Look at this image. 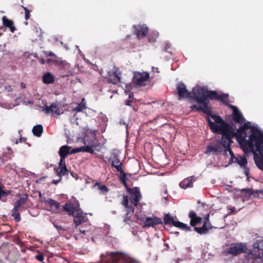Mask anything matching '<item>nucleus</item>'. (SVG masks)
Segmentation results:
<instances>
[{
	"instance_id": "nucleus-1",
	"label": "nucleus",
	"mask_w": 263,
	"mask_h": 263,
	"mask_svg": "<svg viewBox=\"0 0 263 263\" xmlns=\"http://www.w3.org/2000/svg\"><path fill=\"white\" fill-rule=\"evenodd\" d=\"M198 103L202 105V106L194 105L191 106L192 109H195L198 112H202L208 115V117L206 120L210 129L213 133L219 132L221 128L228 126L229 124L226 123L220 116L212 114V108L208 99H205L202 102H199Z\"/></svg>"
},
{
	"instance_id": "nucleus-2",
	"label": "nucleus",
	"mask_w": 263,
	"mask_h": 263,
	"mask_svg": "<svg viewBox=\"0 0 263 263\" xmlns=\"http://www.w3.org/2000/svg\"><path fill=\"white\" fill-rule=\"evenodd\" d=\"M247 149L245 153H252L256 166L263 172V135L255 132L251 136V141L246 143Z\"/></svg>"
},
{
	"instance_id": "nucleus-3",
	"label": "nucleus",
	"mask_w": 263,
	"mask_h": 263,
	"mask_svg": "<svg viewBox=\"0 0 263 263\" xmlns=\"http://www.w3.org/2000/svg\"><path fill=\"white\" fill-rule=\"evenodd\" d=\"M250 123L243 122L239 128L237 130V132L233 130V127L229 124L231 127L230 130L235 134V137L237 138V141L240 145L242 147L243 151L247 149V145L246 143H249L251 141V136L255 132H258L259 135H263V133L259 131L257 128L251 127L250 125Z\"/></svg>"
},
{
	"instance_id": "nucleus-4",
	"label": "nucleus",
	"mask_w": 263,
	"mask_h": 263,
	"mask_svg": "<svg viewBox=\"0 0 263 263\" xmlns=\"http://www.w3.org/2000/svg\"><path fill=\"white\" fill-rule=\"evenodd\" d=\"M63 210L70 216L74 217L73 222L77 227L86 220V217L83 214L78 201L66 203L63 206Z\"/></svg>"
},
{
	"instance_id": "nucleus-5",
	"label": "nucleus",
	"mask_w": 263,
	"mask_h": 263,
	"mask_svg": "<svg viewBox=\"0 0 263 263\" xmlns=\"http://www.w3.org/2000/svg\"><path fill=\"white\" fill-rule=\"evenodd\" d=\"M98 146V141L95 140L91 143L88 142L87 145L72 149L70 151L71 146L67 145L62 146L59 149V154L60 157L66 158L68 155L76 154L80 152H87L90 154H94L95 151L93 148H96Z\"/></svg>"
},
{
	"instance_id": "nucleus-6",
	"label": "nucleus",
	"mask_w": 263,
	"mask_h": 263,
	"mask_svg": "<svg viewBox=\"0 0 263 263\" xmlns=\"http://www.w3.org/2000/svg\"><path fill=\"white\" fill-rule=\"evenodd\" d=\"M231 127L229 124L228 126H225L221 128L219 132H215V134H219L222 135L223 140V152L227 154L228 152L229 154L231 156H233V152L231 149L230 145L233 142L232 139L235 137L234 133H232L230 130Z\"/></svg>"
},
{
	"instance_id": "nucleus-7",
	"label": "nucleus",
	"mask_w": 263,
	"mask_h": 263,
	"mask_svg": "<svg viewBox=\"0 0 263 263\" xmlns=\"http://www.w3.org/2000/svg\"><path fill=\"white\" fill-rule=\"evenodd\" d=\"M102 261L106 263H140L131 258H124L117 252L106 253V255H101Z\"/></svg>"
},
{
	"instance_id": "nucleus-8",
	"label": "nucleus",
	"mask_w": 263,
	"mask_h": 263,
	"mask_svg": "<svg viewBox=\"0 0 263 263\" xmlns=\"http://www.w3.org/2000/svg\"><path fill=\"white\" fill-rule=\"evenodd\" d=\"M120 182L123 184L126 188L127 192L130 194L129 199L131 202L133 204L134 206H137L138 203L141 198V195L139 188L138 187H135L130 189L126 182V179Z\"/></svg>"
},
{
	"instance_id": "nucleus-9",
	"label": "nucleus",
	"mask_w": 263,
	"mask_h": 263,
	"mask_svg": "<svg viewBox=\"0 0 263 263\" xmlns=\"http://www.w3.org/2000/svg\"><path fill=\"white\" fill-rule=\"evenodd\" d=\"M163 220L165 224H172L173 226L180 228L185 231H192L191 227L180 221H175L174 217L171 216L170 214H166L164 216Z\"/></svg>"
},
{
	"instance_id": "nucleus-10",
	"label": "nucleus",
	"mask_w": 263,
	"mask_h": 263,
	"mask_svg": "<svg viewBox=\"0 0 263 263\" xmlns=\"http://www.w3.org/2000/svg\"><path fill=\"white\" fill-rule=\"evenodd\" d=\"M222 135L221 139L216 140L215 144L210 143L206 146L205 154L210 155L211 154L218 155L223 152Z\"/></svg>"
},
{
	"instance_id": "nucleus-11",
	"label": "nucleus",
	"mask_w": 263,
	"mask_h": 263,
	"mask_svg": "<svg viewBox=\"0 0 263 263\" xmlns=\"http://www.w3.org/2000/svg\"><path fill=\"white\" fill-rule=\"evenodd\" d=\"M206 87H201L197 86L193 87L191 91V97L190 98L195 100L197 103L202 102L206 99Z\"/></svg>"
},
{
	"instance_id": "nucleus-12",
	"label": "nucleus",
	"mask_w": 263,
	"mask_h": 263,
	"mask_svg": "<svg viewBox=\"0 0 263 263\" xmlns=\"http://www.w3.org/2000/svg\"><path fill=\"white\" fill-rule=\"evenodd\" d=\"M247 250L246 246L242 243H234L232 245L227 249V253L233 256H237L242 253L246 252Z\"/></svg>"
},
{
	"instance_id": "nucleus-13",
	"label": "nucleus",
	"mask_w": 263,
	"mask_h": 263,
	"mask_svg": "<svg viewBox=\"0 0 263 263\" xmlns=\"http://www.w3.org/2000/svg\"><path fill=\"white\" fill-rule=\"evenodd\" d=\"M133 33L136 35L139 40L144 38L148 33V28L145 25H136L133 27Z\"/></svg>"
},
{
	"instance_id": "nucleus-14",
	"label": "nucleus",
	"mask_w": 263,
	"mask_h": 263,
	"mask_svg": "<svg viewBox=\"0 0 263 263\" xmlns=\"http://www.w3.org/2000/svg\"><path fill=\"white\" fill-rule=\"evenodd\" d=\"M149 74L147 72H135L133 78V82L136 86L144 85V83L148 79Z\"/></svg>"
},
{
	"instance_id": "nucleus-15",
	"label": "nucleus",
	"mask_w": 263,
	"mask_h": 263,
	"mask_svg": "<svg viewBox=\"0 0 263 263\" xmlns=\"http://www.w3.org/2000/svg\"><path fill=\"white\" fill-rule=\"evenodd\" d=\"M141 220L143 222L142 224L143 228L155 227L156 225L162 223L161 219L155 216L146 217L145 218H142Z\"/></svg>"
},
{
	"instance_id": "nucleus-16",
	"label": "nucleus",
	"mask_w": 263,
	"mask_h": 263,
	"mask_svg": "<svg viewBox=\"0 0 263 263\" xmlns=\"http://www.w3.org/2000/svg\"><path fill=\"white\" fill-rule=\"evenodd\" d=\"M178 99L179 100L183 98H190L191 92L189 91L184 83L180 82L176 86Z\"/></svg>"
},
{
	"instance_id": "nucleus-17",
	"label": "nucleus",
	"mask_w": 263,
	"mask_h": 263,
	"mask_svg": "<svg viewBox=\"0 0 263 263\" xmlns=\"http://www.w3.org/2000/svg\"><path fill=\"white\" fill-rule=\"evenodd\" d=\"M231 107L233 109V114L231 116L232 119L235 123L242 125L245 121L243 116L236 106L231 105Z\"/></svg>"
},
{
	"instance_id": "nucleus-18",
	"label": "nucleus",
	"mask_w": 263,
	"mask_h": 263,
	"mask_svg": "<svg viewBox=\"0 0 263 263\" xmlns=\"http://www.w3.org/2000/svg\"><path fill=\"white\" fill-rule=\"evenodd\" d=\"M111 161L112 166L116 168L117 170L120 172V175L119 176L120 181H124V180L126 179V174L123 170V163L121 162L119 158Z\"/></svg>"
},
{
	"instance_id": "nucleus-19",
	"label": "nucleus",
	"mask_w": 263,
	"mask_h": 263,
	"mask_svg": "<svg viewBox=\"0 0 263 263\" xmlns=\"http://www.w3.org/2000/svg\"><path fill=\"white\" fill-rule=\"evenodd\" d=\"M249 263H263L262 253H257L255 250L248 254Z\"/></svg>"
},
{
	"instance_id": "nucleus-20",
	"label": "nucleus",
	"mask_w": 263,
	"mask_h": 263,
	"mask_svg": "<svg viewBox=\"0 0 263 263\" xmlns=\"http://www.w3.org/2000/svg\"><path fill=\"white\" fill-rule=\"evenodd\" d=\"M189 217L190 218V225L192 227H196L195 226L202 222V218L197 216L196 213L194 211H190L189 213Z\"/></svg>"
},
{
	"instance_id": "nucleus-21",
	"label": "nucleus",
	"mask_w": 263,
	"mask_h": 263,
	"mask_svg": "<svg viewBox=\"0 0 263 263\" xmlns=\"http://www.w3.org/2000/svg\"><path fill=\"white\" fill-rule=\"evenodd\" d=\"M242 192L247 193L250 197H258L263 198V191L261 190L254 191L251 189H244L242 190Z\"/></svg>"
},
{
	"instance_id": "nucleus-22",
	"label": "nucleus",
	"mask_w": 263,
	"mask_h": 263,
	"mask_svg": "<svg viewBox=\"0 0 263 263\" xmlns=\"http://www.w3.org/2000/svg\"><path fill=\"white\" fill-rule=\"evenodd\" d=\"M44 112L46 114H49L51 112L53 116H58L62 114L57 105L55 103H52L50 106H46V108L44 109Z\"/></svg>"
},
{
	"instance_id": "nucleus-23",
	"label": "nucleus",
	"mask_w": 263,
	"mask_h": 263,
	"mask_svg": "<svg viewBox=\"0 0 263 263\" xmlns=\"http://www.w3.org/2000/svg\"><path fill=\"white\" fill-rule=\"evenodd\" d=\"M41 201L42 202H44L45 203H46L47 204L49 205L51 208V209L53 212H57L59 209V208H60L59 203L58 201H57L53 199H52L51 198H48L46 200L44 199V200L41 199Z\"/></svg>"
},
{
	"instance_id": "nucleus-24",
	"label": "nucleus",
	"mask_w": 263,
	"mask_h": 263,
	"mask_svg": "<svg viewBox=\"0 0 263 263\" xmlns=\"http://www.w3.org/2000/svg\"><path fill=\"white\" fill-rule=\"evenodd\" d=\"M2 21L5 27L8 28L11 32H14L16 30V28L12 20L8 19L6 16H4L2 17Z\"/></svg>"
},
{
	"instance_id": "nucleus-25",
	"label": "nucleus",
	"mask_w": 263,
	"mask_h": 263,
	"mask_svg": "<svg viewBox=\"0 0 263 263\" xmlns=\"http://www.w3.org/2000/svg\"><path fill=\"white\" fill-rule=\"evenodd\" d=\"M28 200V195L24 194L21 197L15 202L14 206L17 207L22 210H24V205L26 203Z\"/></svg>"
},
{
	"instance_id": "nucleus-26",
	"label": "nucleus",
	"mask_w": 263,
	"mask_h": 263,
	"mask_svg": "<svg viewBox=\"0 0 263 263\" xmlns=\"http://www.w3.org/2000/svg\"><path fill=\"white\" fill-rule=\"evenodd\" d=\"M129 198L126 195H124L123 197V200L122 201V204L126 209L128 212H134L135 208L134 206L128 205Z\"/></svg>"
},
{
	"instance_id": "nucleus-27",
	"label": "nucleus",
	"mask_w": 263,
	"mask_h": 263,
	"mask_svg": "<svg viewBox=\"0 0 263 263\" xmlns=\"http://www.w3.org/2000/svg\"><path fill=\"white\" fill-rule=\"evenodd\" d=\"M54 81L53 76L49 72H46L43 76V82L46 84L53 83Z\"/></svg>"
},
{
	"instance_id": "nucleus-28",
	"label": "nucleus",
	"mask_w": 263,
	"mask_h": 263,
	"mask_svg": "<svg viewBox=\"0 0 263 263\" xmlns=\"http://www.w3.org/2000/svg\"><path fill=\"white\" fill-rule=\"evenodd\" d=\"M86 102L85 98H82L81 101L80 103L77 104V106L72 109V111H76V112H81L83 111L84 109H86Z\"/></svg>"
},
{
	"instance_id": "nucleus-29",
	"label": "nucleus",
	"mask_w": 263,
	"mask_h": 263,
	"mask_svg": "<svg viewBox=\"0 0 263 263\" xmlns=\"http://www.w3.org/2000/svg\"><path fill=\"white\" fill-rule=\"evenodd\" d=\"M93 187H97L100 194H106L109 191L108 188L104 184H101L99 182H96L93 185Z\"/></svg>"
},
{
	"instance_id": "nucleus-30",
	"label": "nucleus",
	"mask_w": 263,
	"mask_h": 263,
	"mask_svg": "<svg viewBox=\"0 0 263 263\" xmlns=\"http://www.w3.org/2000/svg\"><path fill=\"white\" fill-rule=\"evenodd\" d=\"M253 247L256 252L263 254V239L257 240L253 244Z\"/></svg>"
},
{
	"instance_id": "nucleus-31",
	"label": "nucleus",
	"mask_w": 263,
	"mask_h": 263,
	"mask_svg": "<svg viewBox=\"0 0 263 263\" xmlns=\"http://www.w3.org/2000/svg\"><path fill=\"white\" fill-rule=\"evenodd\" d=\"M43 132V127L41 124L34 126L32 128V133L33 135L37 137L41 136Z\"/></svg>"
},
{
	"instance_id": "nucleus-32",
	"label": "nucleus",
	"mask_w": 263,
	"mask_h": 263,
	"mask_svg": "<svg viewBox=\"0 0 263 263\" xmlns=\"http://www.w3.org/2000/svg\"><path fill=\"white\" fill-rule=\"evenodd\" d=\"M218 95L217 91L214 90H208V88H206V99L217 100Z\"/></svg>"
},
{
	"instance_id": "nucleus-33",
	"label": "nucleus",
	"mask_w": 263,
	"mask_h": 263,
	"mask_svg": "<svg viewBox=\"0 0 263 263\" xmlns=\"http://www.w3.org/2000/svg\"><path fill=\"white\" fill-rule=\"evenodd\" d=\"M193 184V181L192 179H190L189 178H187L186 179H185L183 181H182L179 183V186L182 189H185L189 187H191Z\"/></svg>"
},
{
	"instance_id": "nucleus-34",
	"label": "nucleus",
	"mask_w": 263,
	"mask_h": 263,
	"mask_svg": "<svg viewBox=\"0 0 263 263\" xmlns=\"http://www.w3.org/2000/svg\"><path fill=\"white\" fill-rule=\"evenodd\" d=\"M22 210L17 207L14 206L12 210V216L14 217L15 221L19 222L21 220V216L19 211Z\"/></svg>"
},
{
	"instance_id": "nucleus-35",
	"label": "nucleus",
	"mask_w": 263,
	"mask_h": 263,
	"mask_svg": "<svg viewBox=\"0 0 263 263\" xmlns=\"http://www.w3.org/2000/svg\"><path fill=\"white\" fill-rule=\"evenodd\" d=\"M9 250L7 246L3 245L0 247V258L7 259Z\"/></svg>"
},
{
	"instance_id": "nucleus-36",
	"label": "nucleus",
	"mask_w": 263,
	"mask_h": 263,
	"mask_svg": "<svg viewBox=\"0 0 263 263\" xmlns=\"http://www.w3.org/2000/svg\"><path fill=\"white\" fill-rule=\"evenodd\" d=\"M68 171L66 166H63L61 168L59 166H58V168L56 170V173L59 177H61L64 175H66L67 173H68Z\"/></svg>"
},
{
	"instance_id": "nucleus-37",
	"label": "nucleus",
	"mask_w": 263,
	"mask_h": 263,
	"mask_svg": "<svg viewBox=\"0 0 263 263\" xmlns=\"http://www.w3.org/2000/svg\"><path fill=\"white\" fill-rule=\"evenodd\" d=\"M228 97L229 95L226 93H221L218 95V100H220L226 105L228 104Z\"/></svg>"
},
{
	"instance_id": "nucleus-38",
	"label": "nucleus",
	"mask_w": 263,
	"mask_h": 263,
	"mask_svg": "<svg viewBox=\"0 0 263 263\" xmlns=\"http://www.w3.org/2000/svg\"><path fill=\"white\" fill-rule=\"evenodd\" d=\"M120 74H121V73L118 71V69H116V70H115L112 72H108L109 76H110V77L114 76L117 80V81L119 82H121Z\"/></svg>"
},
{
	"instance_id": "nucleus-39",
	"label": "nucleus",
	"mask_w": 263,
	"mask_h": 263,
	"mask_svg": "<svg viewBox=\"0 0 263 263\" xmlns=\"http://www.w3.org/2000/svg\"><path fill=\"white\" fill-rule=\"evenodd\" d=\"M4 185L0 182V199L3 197H6L9 194V192L3 190Z\"/></svg>"
},
{
	"instance_id": "nucleus-40",
	"label": "nucleus",
	"mask_w": 263,
	"mask_h": 263,
	"mask_svg": "<svg viewBox=\"0 0 263 263\" xmlns=\"http://www.w3.org/2000/svg\"><path fill=\"white\" fill-rule=\"evenodd\" d=\"M119 158V156L118 154V153L116 149H114L111 153L110 156L108 159L109 161H112L114 160H116Z\"/></svg>"
},
{
	"instance_id": "nucleus-41",
	"label": "nucleus",
	"mask_w": 263,
	"mask_h": 263,
	"mask_svg": "<svg viewBox=\"0 0 263 263\" xmlns=\"http://www.w3.org/2000/svg\"><path fill=\"white\" fill-rule=\"evenodd\" d=\"M135 101H136V99H135L134 98H133V99L130 100H126L125 102V104L127 106H132L133 110L135 111H137V108L132 104L133 103H134L135 102Z\"/></svg>"
},
{
	"instance_id": "nucleus-42",
	"label": "nucleus",
	"mask_w": 263,
	"mask_h": 263,
	"mask_svg": "<svg viewBox=\"0 0 263 263\" xmlns=\"http://www.w3.org/2000/svg\"><path fill=\"white\" fill-rule=\"evenodd\" d=\"M247 164V160L245 157H240L239 161L238 162V164L241 167H245L246 169L247 168L246 167V164Z\"/></svg>"
},
{
	"instance_id": "nucleus-43",
	"label": "nucleus",
	"mask_w": 263,
	"mask_h": 263,
	"mask_svg": "<svg viewBox=\"0 0 263 263\" xmlns=\"http://www.w3.org/2000/svg\"><path fill=\"white\" fill-rule=\"evenodd\" d=\"M22 7L25 10V18L26 20H28L30 17V12L31 11L23 6H22Z\"/></svg>"
},
{
	"instance_id": "nucleus-44",
	"label": "nucleus",
	"mask_w": 263,
	"mask_h": 263,
	"mask_svg": "<svg viewBox=\"0 0 263 263\" xmlns=\"http://www.w3.org/2000/svg\"><path fill=\"white\" fill-rule=\"evenodd\" d=\"M194 230L197 233L201 235L207 233L203 229V228L202 227H194Z\"/></svg>"
},
{
	"instance_id": "nucleus-45",
	"label": "nucleus",
	"mask_w": 263,
	"mask_h": 263,
	"mask_svg": "<svg viewBox=\"0 0 263 263\" xmlns=\"http://www.w3.org/2000/svg\"><path fill=\"white\" fill-rule=\"evenodd\" d=\"M201 227L203 228V229L207 233L209 230L211 229L212 228L210 222H209L208 224H206V223H203V225Z\"/></svg>"
},
{
	"instance_id": "nucleus-46",
	"label": "nucleus",
	"mask_w": 263,
	"mask_h": 263,
	"mask_svg": "<svg viewBox=\"0 0 263 263\" xmlns=\"http://www.w3.org/2000/svg\"><path fill=\"white\" fill-rule=\"evenodd\" d=\"M35 258L37 260L42 262L44 259V256L42 253H40L35 256Z\"/></svg>"
},
{
	"instance_id": "nucleus-47",
	"label": "nucleus",
	"mask_w": 263,
	"mask_h": 263,
	"mask_svg": "<svg viewBox=\"0 0 263 263\" xmlns=\"http://www.w3.org/2000/svg\"><path fill=\"white\" fill-rule=\"evenodd\" d=\"M63 166H66L65 164V158L63 157H60V160L59 163V166L61 168Z\"/></svg>"
},
{
	"instance_id": "nucleus-48",
	"label": "nucleus",
	"mask_w": 263,
	"mask_h": 263,
	"mask_svg": "<svg viewBox=\"0 0 263 263\" xmlns=\"http://www.w3.org/2000/svg\"><path fill=\"white\" fill-rule=\"evenodd\" d=\"M27 141V138H22L21 137L20 139H17L16 141V142L15 143L16 144H17L18 142H26Z\"/></svg>"
},
{
	"instance_id": "nucleus-49",
	"label": "nucleus",
	"mask_w": 263,
	"mask_h": 263,
	"mask_svg": "<svg viewBox=\"0 0 263 263\" xmlns=\"http://www.w3.org/2000/svg\"><path fill=\"white\" fill-rule=\"evenodd\" d=\"M130 212H128V211L126 210V213L125 215V218L124 219V221L127 222L128 221H130V216H129V214Z\"/></svg>"
},
{
	"instance_id": "nucleus-50",
	"label": "nucleus",
	"mask_w": 263,
	"mask_h": 263,
	"mask_svg": "<svg viewBox=\"0 0 263 263\" xmlns=\"http://www.w3.org/2000/svg\"><path fill=\"white\" fill-rule=\"evenodd\" d=\"M209 222H210L209 215L208 214L204 218L203 223H206V224H208Z\"/></svg>"
},
{
	"instance_id": "nucleus-51",
	"label": "nucleus",
	"mask_w": 263,
	"mask_h": 263,
	"mask_svg": "<svg viewBox=\"0 0 263 263\" xmlns=\"http://www.w3.org/2000/svg\"><path fill=\"white\" fill-rule=\"evenodd\" d=\"M108 83H112L114 84H116L117 83V81H116L115 79H112L110 78L108 79Z\"/></svg>"
},
{
	"instance_id": "nucleus-52",
	"label": "nucleus",
	"mask_w": 263,
	"mask_h": 263,
	"mask_svg": "<svg viewBox=\"0 0 263 263\" xmlns=\"http://www.w3.org/2000/svg\"><path fill=\"white\" fill-rule=\"evenodd\" d=\"M61 180V178H60L59 180H53L52 181V183L54 184H58L60 182V181Z\"/></svg>"
},
{
	"instance_id": "nucleus-53",
	"label": "nucleus",
	"mask_w": 263,
	"mask_h": 263,
	"mask_svg": "<svg viewBox=\"0 0 263 263\" xmlns=\"http://www.w3.org/2000/svg\"><path fill=\"white\" fill-rule=\"evenodd\" d=\"M45 54L47 56H54L55 54L52 52H46Z\"/></svg>"
},
{
	"instance_id": "nucleus-54",
	"label": "nucleus",
	"mask_w": 263,
	"mask_h": 263,
	"mask_svg": "<svg viewBox=\"0 0 263 263\" xmlns=\"http://www.w3.org/2000/svg\"><path fill=\"white\" fill-rule=\"evenodd\" d=\"M170 48V45L168 44H166L164 47V50L165 51H168V49Z\"/></svg>"
},
{
	"instance_id": "nucleus-55",
	"label": "nucleus",
	"mask_w": 263,
	"mask_h": 263,
	"mask_svg": "<svg viewBox=\"0 0 263 263\" xmlns=\"http://www.w3.org/2000/svg\"><path fill=\"white\" fill-rule=\"evenodd\" d=\"M40 62L42 64H44L46 63V60H45L44 59H40Z\"/></svg>"
},
{
	"instance_id": "nucleus-56",
	"label": "nucleus",
	"mask_w": 263,
	"mask_h": 263,
	"mask_svg": "<svg viewBox=\"0 0 263 263\" xmlns=\"http://www.w3.org/2000/svg\"><path fill=\"white\" fill-rule=\"evenodd\" d=\"M20 85H21V87L23 89L25 88V87H26V85L24 82H22L21 83Z\"/></svg>"
},
{
	"instance_id": "nucleus-57",
	"label": "nucleus",
	"mask_w": 263,
	"mask_h": 263,
	"mask_svg": "<svg viewBox=\"0 0 263 263\" xmlns=\"http://www.w3.org/2000/svg\"><path fill=\"white\" fill-rule=\"evenodd\" d=\"M234 160H234V162L238 164V162H239V158H238L236 157Z\"/></svg>"
},
{
	"instance_id": "nucleus-58",
	"label": "nucleus",
	"mask_w": 263,
	"mask_h": 263,
	"mask_svg": "<svg viewBox=\"0 0 263 263\" xmlns=\"http://www.w3.org/2000/svg\"><path fill=\"white\" fill-rule=\"evenodd\" d=\"M234 162V160L230 158V159L229 161V164H231L233 163Z\"/></svg>"
},
{
	"instance_id": "nucleus-59",
	"label": "nucleus",
	"mask_w": 263,
	"mask_h": 263,
	"mask_svg": "<svg viewBox=\"0 0 263 263\" xmlns=\"http://www.w3.org/2000/svg\"><path fill=\"white\" fill-rule=\"evenodd\" d=\"M80 233H82V234H86V231H85V230H80Z\"/></svg>"
},
{
	"instance_id": "nucleus-60",
	"label": "nucleus",
	"mask_w": 263,
	"mask_h": 263,
	"mask_svg": "<svg viewBox=\"0 0 263 263\" xmlns=\"http://www.w3.org/2000/svg\"><path fill=\"white\" fill-rule=\"evenodd\" d=\"M51 61V60L50 59H48L47 60H46V63L49 64Z\"/></svg>"
},
{
	"instance_id": "nucleus-61",
	"label": "nucleus",
	"mask_w": 263,
	"mask_h": 263,
	"mask_svg": "<svg viewBox=\"0 0 263 263\" xmlns=\"http://www.w3.org/2000/svg\"><path fill=\"white\" fill-rule=\"evenodd\" d=\"M235 157L234 156V154H233V155H231V159H233V160H234L235 159Z\"/></svg>"
},
{
	"instance_id": "nucleus-62",
	"label": "nucleus",
	"mask_w": 263,
	"mask_h": 263,
	"mask_svg": "<svg viewBox=\"0 0 263 263\" xmlns=\"http://www.w3.org/2000/svg\"><path fill=\"white\" fill-rule=\"evenodd\" d=\"M126 179H127V177H130L131 176V174H126Z\"/></svg>"
},
{
	"instance_id": "nucleus-63",
	"label": "nucleus",
	"mask_w": 263,
	"mask_h": 263,
	"mask_svg": "<svg viewBox=\"0 0 263 263\" xmlns=\"http://www.w3.org/2000/svg\"><path fill=\"white\" fill-rule=\"evenodd\" d=\"M155 41V39L151 40V39L149 38V42H154Z\"/></svg>"
},
{
	"instance_id": "nucleus-64",
	"label": "nucleus",
	"mask_w": 263,
	"mask_h": 263,
	"mask_svg": "<svg viewBox=\"0 0 263 263\" xmlns=\"http://www.w3.org/2000/svg\"><path fill=\"white\" fill-rule=\"evenodd\" d=\"M133 93L129 94V98H132L133 99Z\"/></svg>"
}]
</instances>
